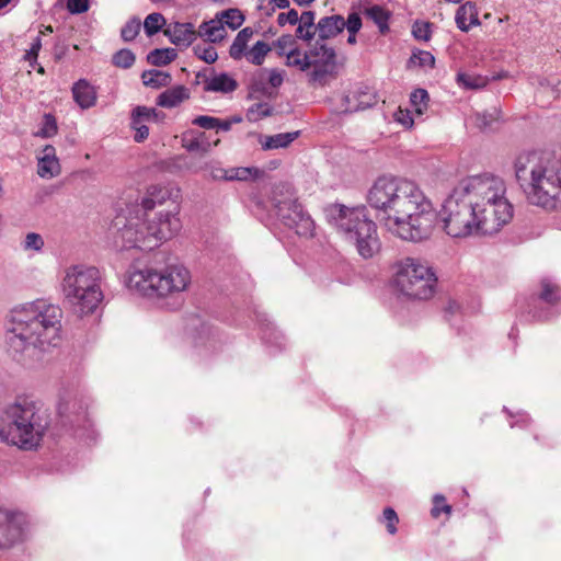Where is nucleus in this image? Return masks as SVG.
I'll return each instance as SVG.
<instances>
[{"label": "nucleus", "instance_id": "nucleus-42", "mask_svg": "<svg viewBox=\"0 0 561 561\" xmlns=\"http://www.w3.org/2000/svg\"><path fill=\"white\" fill-rule=\"evenodd\" d=\"M165 20L160 13H150L144 22V28L148 36H152L158 33L164 25Z\"/></svg>", "mask_w": 561, "mask_h": 561}, {"label": "nucleus", "instance_id": "nucleus-8", "mask_svg": "<svg viewBox=\"0 0 561 561\" xmlns=\"http://www.w3.org/2000/svg\"><path fill=\"white\" fill-rule=\"evenodd\" d=\"M394 283L398 289L413 299L433 296L437 278L432 267L415 257H404L397 264Z\"/></svg>", "mask_w": 561, "mask_h": 561}, {"label": "nucleus", "instance_id": "nucleus-22", "mask_svg": "<svg viewBox=\"0 0 561 561\" xmlns=\"http://www.w3.org/2000/svg\"><path fill=\"white\" fill-rule=\"evenodd\" d=\"M190 98V91L185 85H175L163 91L157 99L161 107L172 108Z\"/></svg>", "mask_w": 561, "mask_h": 561}, {"label": "nucleus", "instance_id": "nucleus-20", "mask_svg": "<svg viewBox=\"0 0 561 561\" xmlns=\"http://www.w3.org/2000/svg\"><path fill=\"white\" fill-rule=\"evenodd\" d=\"M178 196L179 190L168 186L152 185L148 188L146 196L142 198L141 206L145 210L153 209L157 205H162L171 199L173 193Z\"/></svg>", "mask_w": 561, "mask_h": 561}, {"label": "nucleus", "instance_id": "nucleus-19", "mask_svg": "<svg viewBox=\"0 0 561 561\" xmlns=\"http://www.w3.org/2000/svg\"><path fill=\"white\" fill-rule=\"evenodd\" d=\"M479 11L477 5L468 1L461 4L455 15L457 27L462 32H469L471 27L480 25Z\"/></svg>", "mask_w": 561, "mask_h": 561}, {"label": "nucleus", "instance_id": "nucleus-35", "mask_svg": "<svg viewBox=\"0 0 561 561\" xmlns=\"http://www.w3.org/2000/svg\"><path fill=\"white\" fill-rule=\"evenodd\" d=\"M271 51V46L262 41H257L253 47L248 50L245 56L247 60L255 66H261L267 54Z\"/></svg>", "mask_w": 561, "mask_h": 561}, {"label": "nucleus", "instance_id": "nucleus-12", "mask_svg": "<svg viewBox=\"0 0 561 561\" xmlns=\"http://www.w3.org/2000/svg\"><path fill=\"white\" fill-rule=\"evenodd\" d=\"M147 220L140 217L129 218L123 227L118 228L115 239L116 245L122 249L152 250L153 247H147L149 229H146Z\"/></svg>", "mask_w": 561, "mask_h": 561}, {"label": "nucleus", "instance_id": "nucleus-50", "mask_svg": "<svg viewBox=\"0 0 561 561\" xmlns=\"http://www.w3.org/2000/svg\"><path fill=\"white\" fill-rule=\"evenodd\" d=\"M272 113V107L266 103H259L249 110L250 119H261L263 117L270 116Z\"/></svg>", "mask_w": 561, "mask_h": 561}, {"label": "nucleus", "instance_id": "nucleus-56", "mask_svg": "<svg viewBox=\"0 0 561 561\" xmlns=\"http://www.w3.org/2000/svg\"><path fill=\"white\" fill-rule=\"evenodd\" d=\"M444 502H445V497L443 495L434 496L435 506L432 510L433 516L437 517L442 511L447 514L450 513V511H451L450 505L444 504L443 507H439V505H442V503H444Z\"/></svg>", "mask_w": 561, "mask_h": 561}, {"label": "nucleus", "instance_id": "nucleus-60", "mask_svg": "<svg viewBox=\"0 0 561 561\" xmlns=\"http://www.w3.org/2000/svg\"><path fill=\"white\" fill-rule=\"evenodd\" d=\"M272 2L278 9H286L289 7V0H272Z\"/></svg>", "mask_w": 561, "mask_h": 561}, {"label": "nucleus", "instance_id": "nucleus-46", "mask_svg": "<svg viewBox=\"0 0 561 561\" xmlns=\"http://www.w3.org/2000/svg\"><path fill=\"white\" fill-rule=\"evenodd\" d=\"M141 27L140 20L131 19L122 28V38L126 42L133 41L139 33Z\"/></svg>", "mask_w": 561, "mask_h": 561}, {"label": "nucleus", "instance_id": "nucleus-13", "mask_svg": "<svg viewBox=\"0 0 561 561\" xmlns=\"http://www.w3.org/2000/svg\"><path fill=\"white\" fill-rule=\"evenodd\" d=\"M25 518L0 508V548H9L20 541L24 533Z\"/></svg>", "mask_w": 561, "mask_h": 561}, {"label": "nucleus", "instance_id": "nucleus-26", "mask_svg": "<svg viewBox=\"0 0 561 561\" xmlns=\"http://www.w3.org/2000/svg\"><path fill=\"white\" fill-rule=\"evenodd\" d=\"M299 136V131L280 133L272 136H263L260 144L264 150H274L288 147Z\"/></svg>", "mask_w": 561, "mask_h": 561}, {"label": "nucleus", "instance_id": "nucleus-10", "mask_svg": "<svg viewBox=\"0 0 561 561\" xmlns=\"http://www.w3.org/2000/svg\"><path fill=\"white\" fill-rule=\"evenodd\" d=\"M180 207L173 203L172 209L160 211L152 220H147L146 229H149L147 247H158L161 242L167 241L179 233L182 228L179 218Z\"/></svg>", "mask_w": 561, "mask_h": 561}, {"label": "nucleus", "instance_id": "nucleus-33", "mask_svg": "<svg viewBox=\"0 0 561 561\" xmlns=\"http://www.w3.org/2000/svg\"><path fill=\"white\" fill-rule=\"evenodd\" d=\"M309 51H302L298 48L288 50L286 56V65L289 67H296L301 71H306L311 68Z\"/></svg>", "mask_w": 561, "mask_h": 561}, {"label": "nucleus", "instance_id": "nucleus-61", "mask_svg": "<svg viewBox=\"0 0 561 561\" xmlns=\"http://www.w3.org/2000/svg\"><path fill=\"white\" fill-rule=\"evenodd\" d=\"M38 48H39V43H37L36 45H34V46L32 47L31 51H30V53H27L26 57H27L28 59L31 58V56H33L34 58H36Z\"/></svg>", "mask_w": 561, "mask_h": 561}, {"label": "nucleus", "instance_id": "nucleus-37", "mask_svg": "<svg viewBox=\"0 0 561 561\" xmlns=\"http://www.w3.org/2000/svg\"><path fill=\"white\" fill-rule=\"evenodd\" d=\"M430 96L426 90L416 89L410 95L412 111L421 116L428 107Z\"/></svg>", "mask_w": 561, "mask_h": 561}, {"label": "nucleus", "instance_id": "nucleus-30", "mask_svg": "<svg viewBox=\"0 0 561 561\" xmlns=\"http://www.w3.org/2000/svg\"><path fill=\"white\" fill-rule=\"evenodd\" d=\"M264 171L255 167H239L228 169V181H249L260 179Z\"/></svg>", "mask_w": 561, "mask_h": 561}, {"label": "nucleus", "instance_id": "nucleus-62", "mask_svg": "<svg viewBox=\"0 0 561 561\" xmlns=\"http://www.w3.org/2000/svg\"><path fill=\"white\" fill-rule=\"evenodd\" d=\"M313 1L314 0H294V2H296L298 5H308Z\"/></svg>", "mask_w": 561, "mask_h": 561}, {"label": "nucleus", "instance_id": "nucleus-38", "mask_svg": "<svg viewBox=\"0 0 561 561\" xmlns=\"http://www.w3.org/2000/svg\"><path fill=\"white\" fill-rule=\"evenodd\" d=\"M222 23L231 30L239 28L244 22V16L238 9H228L216 15Z\"/></svg>", "mask_w": 561, "mask_h": 561}, {"label": "nucleus", "instance_id": "nucleus-32", "mask_svg": "<svg viewBox=\"0 0 561 561\" xmlns=\"http://www.w3.org/2000/svg\"><path fill=\"white\" fill-rule=\"evenodd\" d=\"M501 118V111L493 107L484 113H477L474 115V123L481 130L493 129Z\"/></svg>", "mask_w": 561, "mask_h": 561}, {"label": "nucleus", "instance_id": "nucleus-47", "mask_svg": "<svg viewBox=\"0 0 561 561\" xmlns=\"http://www.w3.org/2000/svg\"><path fill=\"white\" fill-rule=\"evenodd\" d=\"M115 66L121 68H129L135 62V55L128 49H121L113 57Z\"/></svg>", "mask_w": 561, "mask_h": 561}, {"label": "nucleus", "instance_id": "nucleus-3", "mask_svg": "<svg viewBox=\"0 0 561 561\" xmlns=\"http://www.w3.org/2000/svg\"><path fill=\"white\" fill-rule=\"evenodd\" d=\"M517 182L529 204L546 210L561 208V159L539 151L519 153L514 162Z\"/></svg>", "mask_w": 561, "mask_h": 561}, {"label": "nucleus", "instance_id": "nucleus-25", "mask_svg": "<svg viewBox=\"0 0 561 561\" xmlns=\"http://www.w3.org/2000/svg\"><path fill=\"white\" fill-rule=\"evenodd\" d=\"M182 146L188 152L206 153L210 149V144L204 133L188 131L182 136Z\"/></svg>", "mask_w": 561, "mask_h": 561}, {"label": "nucleus", "instance_id": "nucleus-14", "mask_svg": "<svg viewBox=\"0 0 561 561\" xmlns=\"http://www.w3.org/2000/svg\"><path fill=\"white\" fill-rule=\"evenodd\" d=\"M158 118V112L156 108L137 106L131 114V128L135 129L134 139L137 142H142L149 136V128L147 126L150 122H156Z\"/></svg>", "mask_w": 561, "mask_h": 561}, {"label": "nucleus", "instance_id": "nucleus-58", "mask_svg": "<svg viewBox=\"0 0 561 561\" xmlns=\"http://www.w3.org/2000/svg\"><path fill=\"white\" fill-rule=\"evenodd\" d=\"M210 175L214 180H226L228 181V170L222 168H215L211 170Z\"/></svg>", "mask_w": 561, "mask_h": 561}, {"label": "nucleus", "instance_id": "nucleus-48", "mask_svg": "<svg viewBox=\"0 0 561 561\" xmlns=\"http://www.w3.org/2000/svg\"><path fill=\"white\" fill-rule=\"evenodd\" d=\"M431 23L416 21L412 27L413 36L419 41L427 42L431 38L432 30Z\"/></svg>", "mask_w": 561, "mask_h": 561}, {"label": "nucleus", "instance_id": "nucleus-51", "mask_svg": "<svg viewBox=\"0 0 561 561\" xmlns=\"http://www.w3.org/2000/svg\"><path fill=\"white\" fill-rule=\"evenodd\" d=\"M383 519L387 523V530L389 534L394 535L397 533V524L399 518L393 508L387 507L383 510Z\"/></svg>", "mask_w": 561, "mask_h": 561}, {"label": "nucleus", "instance_id": "nucleus-4", "mask_svg": "<svg viewBox=\"0 0 561 561\" xmlns=\"http://www.w3.org/2000/svg\"><path fill=\"white\" fill-rule=\"evenodd\" d=\"M49 427L43 405L31 398H18L7 405L0 417V438L22 450L36 449Z\"/></svg>", "mask_w": 561, "mask_h": 561}, {"label": "nucleus", "instance_id": "nucleus-18", "mask_svg": "<svg viewBox=\"0 0 561 561\" xmlns=\"http://www.w3.org/2000/svg\"><path fill=\"white\" fill-rule=\"evenodd\" d=\"M346 20L339 14L321 18L317 23V33L320 41L337 36L345 27Z\"/></svg>", "mask_w": 561, "mask_h": 561}, {"label": "nucleus", "instance_id": "nucleus-39", "mask_svg": "<svg viewBox=\"0 0 561 561\" xmlns=\"http://www.w3.org/2000/svg\"><path fill=\"white\" fill-rule=\"evenodd\" d=\"M58 133V125L56 117L50 114L46 113L43 116L42 127L38 129V131L35 134V136L41 138H51Z\"/></svg>", "mask_w": 561, "mask_h": 561}, {"label": "nucleus", "instance_id": "nucleus-49", "mask_svg": "<svg viewBox=\"0 0 561 561\" xmlns=\"http://www.w3.org/2000/svg\"><path fill=\"white\" fill-rule=\"evenodd\" d=\"M44 247V240L41 234L30 232L25 236L23 248L24 250L41 251Z\"/></svg>", "mask_w": 561, "mask_h": 561}, {"label": "nucleus", "instance_id": "nucleus-9", "mask_svg": "<svg viewBox=\"0 0 561 561\" xmlns=\"http://www.w3.org/2000/svg\"><path fill=\"white\" fill-rule=\"evenodd\" d=\"M272 203L280 221L298 236H313L314 222L297 202L293 186L276 184L272 191Z\"/></svg>", "mask_w": 561, "mask_h": 561}, {"label": "nucleus", "instance_id": "nucleus-5", "mask_svg": "<svg viewBox=\"0 0 561 561\" xmlns=\"http://www.w3.org/2000/svg\"><path fill=\"white\" fill-rule=\"evenodd\" d=\"M191 273L183 265H169L162 271L145 266L130 271L128 287L151 299H176L191 284Z\"/></svg>", "mask_w": 561, "mask_h": 561}, {"label": "nucleus", "instance_id": "nucleus-29", "mask_svg": "<svg viewBox=\"0 0 561 561\" xmlns=\"http://www.w3.org/2000/svg\"><path fill=\"white\" fill-rule=\"evenodd\" d=\"M365 15L371 20L381 34L389 31L390 12L380 5H371L365 9Z\"/></svg>", "mask_w": 561, "mask_h": 561}, {"label": "nucleus", "instance_id": "nucleus-54", "mask_svg": "<svg viewBox=\"0 0 561 561\" xmlns=\"http://www.w3.org/2000/svg\"><path fill=\"white\" fill-rule=\"evenodd\" d=\"M299 14L296 10L291 9L286 13H279L277 16V23L279 26H285L286 24L295 25L298 23Z\"/></svg>", "mask_w": 561, "mask_h": 561}, {"label": "nucleus", "instance_id": "nucleus-7", "mask_svg": "<svg viewBox=\"0 0 561 561\" xmlns=\"http://www.w3.org/2000/svg\"><path fill=\"white\" fill-rule=\"evenodd\" d=\"M331 216L337 231L362 257L370 259L379 252L381 243L377 226L368 218L365 207L337 205L332 208Z\"/></svg>", "mask_w": 561, "mask_h": 561}, {"label": "nucleus", "instance_id": "nucleus-41", "mask_svg": "<svg viewBox=\"0 0 561 561\" xmlns=\"http://www.w3.org/2000/svg\"><path fill=\"white\" fill-rule=\"evenodd\" d=\"M362 27V19L357 12H352L346 19V25L344 28L348 32L347 43L350 45L356 44V34Z\"/></svg>", "mask_w": 561, "mask_h": 561}, {"label": "nucleus", "instance_id": "nucleus-63", "mask_svg": "<svg viewBox=\"0 0 561 561\" xmlns=\"http://www.w3.org/2000/svg\"><path fill=\"white\" fill-rule=\"evenodd\" d=\"M58 412L60 414H64V413L67 412V408L65 407V404L62 402H60L59 405H58Z\"/></svg>", "mask_w": 561, "mask_h": 561}, {"label": "nucleus", "instance_id": "nucleus-23", "mask_svg": "<svg viewBox=\"0 0 561 561\" xmlns=\"http://www.w3.org/2000/svg\"><path fill=\"white\" fill-rule=\"evenodd\" d=\"M197 35L209 43H217L226 37L227 32L221 21L216 16L214 20L203 22L198 27Z\"/></svg>", "mask_w": 561, "mask_h": 561}, {"label": "nucleus", "instance_id": "nucleus-43", "mask_svg": "<svg viewBox=\"0 0 561 561\" xmlns=\"http://www.w3.org/2000/svg\"><path fill=\"white\" fill-rule=\"evenodd\" d=\"M411 66L417 67H430L432 68L435 64V58L430 51L416 50L413 51L409 60Z\"/></svg>", "mask_w": 561, "mask_h": 561}, {"label": "nucleus", "instance_id": "nucleus-64", "mask_svg": "<svg viewBox=\"0 0 561 561\" xmlns=\"http://www.w3.org/2000/svg\"><path fill=\"white\" fill-rule=\"evenodd\" d=\"M12 0H0V9L5 8Z\"/></svg>", "mask_w": 561, "mask_h": 561}, {"label": "nucleus", "instance_id": "nucleus-36", "mask_svg": "<svg viewBox=\"0 0 561 561\" xmlns=\"http://www.w3.org/2000/svg\"><path fill=\"white\" fill-rule=\"evenodd\" d=\"M175 57L176 53L173 48H157L148 54L147 60L153 66H165Z\"/></svg>", "mask_w": 561, "mask_h": 561}, {"label": "nucleus", "instance_id": "nucleus-27", "mask_svg": "<svg viewBox=\"0 0 561 561\" xmlns=\"http://www.w3.org/2000/svg\"><path fill=\"white\" fill-rule=\"evenodd\" d=\"M317 24H314V12L305 11L299 15L296 37L305 42H310L317 34Z\"/></svg>", "mask_w": 561, "mask_h": 561}, {"label": "nucleus", "instance_id": "nucleus-2", "mask_svg": "<svg viewBox=\"0 0 561 561\" xmlns=\"http://www.w3.org/2000/svg\"><path fill=\"white\" fill-rule=\"evenodd\" d=\"M62 311L44 300L11 310L5 325V344L13 358L24 365L42 359L60 343Z\"/></svg>", "mask_w": 561, "mask_h": 561}, {"label": "nucleus", "instance_id": "nucleus-31", "mask_svg": "<svg viewBox=\"0 0 561 561\" xmlns=\"http://www.w3.org/2000/svg\"><path fill=\"white\" fill-rule=\"evenodd\" d=\"M141 79L146 87L151 88L165 87L171 82V76L168 72L157 69L144 71Z\"/></svg>", "mask_w": 561, "mask_h": 561}, {"label": "nucleus", "instance_id": "nucleus-28", "mask_svg": "<svg viewBox=\"0 0 561 561\" xmlns=\"http://www.w3.org/2000/svg\"><path fill=\"white\" fill-rule=\"evenodd\" d=\"M340 98V105L336 107L339 113H353L365 110L370 106V101H359L357 93L342 94Z\"/></svg>", "mask_w": 561, "mask_h": 561}, {"label": "nucleus", "instance_id": "nucleus-17", "mask_svg": "<svg viewBox=\"0 0 561 561\" xmlns=\"http://www.w3.org/2000/svg\"><path fill=\"white\" fill-rule=\"evenodd\" d=\"M71 92L75 102L82 110L93 107L96 103V90L85 79H80L75 82Z\"/></svg>", "mask_w": 561, "mask_h": 561}, {"label": "nucleus", "instance_id": "nucleus-52", "mask_svg": "<svg viewBox=\"0 0 561 561\" xmlns=\"http://www.w3.org/2000/svg\"><path fill=\"white\" fill-rule=\"evenodd\" d=\"M89 0H67V10L71 14H81L89 10Z\"/></svg>", "mask_w": 561, "mask_h": 561}, {"label": "nucleus", "instance_id": "nucleus-45", "mask_svg": "<svg viewBox=\"0 0 561 561\" xmlns=\"http://www.w3.org/2000/svg\"><path fill=\"white\" fill-rule=\"evenodd\" d=\"M275 48L277 49V54L279 56H287L288 50L296 49V39L293 35H282L276 42H275Z\"/></svg>", "mask_w": 561, "mask_h": 561}, {"label": "nucleus", "instance_id": "nucleus-21", "mask_svg": "<svg viewBox=\"0 0 561 561\" xmlns=\"http://www.w3.org/2000/svg\"><path fill=\"white\" fill-rule=\"evenodd\" d=\"M237 87V81L228 73H216L204 80V90L206 92L230 93Z\"/></svg>", "mask_w": 561, "mask_h": 561}, {"label": "nucleus", "instance_id": "nucleus-11", "mask_svg": "<svg viewBox=\"0 0 561 561\" xmlns=\"http://www.w3.org/2000/svg\"><path fill=\"white\" fill-rule=\"evenodd\" d=\"M312 70L309 72L311 83L323 84L327 76L331 75L336 66V54L332 46L324 41L317 39L309 49Z\"/></svg>", "mask_w": 561, "mask_h": 561}, {"label": "nucleus", "instance_id": "nucleus-59", "mask_svg": "<svg viewBox=\"0 0 561 561\" xmlns=\"http://www.w3.org/2000/svg\"><path fill=\"white\" fill-rule=\"evenodd\" d=\"M232 126V122L229 119L222 121L218 118V124L216 125L215 129H221V130H229Z\"/></svg>", "mask_w": 561, "mask_h": 561}, {"label": "nucleus", "instance_id": "nucleus-6", "mask_svg": "<svg viewBox=\"0 0 561 561\" xmlns=\"http://www.w3.org/2000/svg\"><path fill=\"white\" fill-rule=\"evenodd\" d=\"M101 273L94 266L71 265L65 270L61 290L65 301L79 316L95 311L103 300Z\"/></svg>", "mask_w": 561, "mask_h": 561}, {"label": "nucleus", "instance_id": "nucleus-24", "mask_svg": "<svg viewBox=\"0 0 561 561\" xmlns=\"http://www.w3.org/2000/svg\"><path fill=\"white\" fill-rule=\"evenodd\" d=\"M254 31L251 27L242 28L234 37L230 48L229 55L234 60H240L248 54V43L253 37Z\"/></svg>", "mask_w": 561, "mask_h": 561}, {"label": "nucleus", "instance_id": "nucleus-57", "mask_svg": "<svg viewBox=\"0 0 561 561\" xmlns=\"http://www.w3.org/2000/svg\"><path fill=\"white\" fill-rule=\"evenodd\" d=\"M283 81H284V71H280L278 69H271L268 71V83L273 88L280 87Z\"/></svg>", "mask_w": 561, "mask_h": 561}, {"label": "nucleus", "instance_id": "nucleus-16", "mask_svg": "<svg viewBox=\"0 0 561 561\" xmlns=\"http://www.w3.org/2000/svg\"><path fill=\"white\" fill-rule=\"evenodd\" d=\"M164 35L180 48L188 47L197 37V31L192 23L174 22L167 25Z\"/></svg>", "mask_w": 561, "mask_h": 561}, {"label": "nucleus", "instance_id": "nucleus-34", "mask_svg": "<svg viewBox=\"0 0 561 561\" xmlns=\"http://www.w3.org/2000/svg\"><path fill=\"white\" fill-rule=\"evenodd\" d=\"M456 80L460 87L468 90H479L488 84L486 77L467 72H459Z\"/></svg>", "mask_w": 561, "mask_h": 561}, {"label": "nucleus", "instance_id": "nucleus-55", "mask_svg": "<svg viewBox=\"0 0 561 561\" xmlns=\"http://www.w3.org/2000/svg\"><path fill=\"white\" fill-rule=\"evenodd\" d=\"M394 118L398 123H400L402 126L407 128L413 126V117L410 110L399 108L398 112L394 114Z\"/></svg>", "mask_w": 561, "mask_h": 561}, {"label": "nucleus", "instance_id": "nucleus-15", "mask_svg": "<svg viewBox=\"0 0 561 561\" xmlns=\"http://www.w3.org/2000/svg\"><path fill=\"white\" fill-rule=\"evenodd\" d=\"M61 167L51 145H46L37 156V174L42 179H53L60 174Z\"/></svg>", "mask_w": 561, "mask_h": 561}, {"label": "nucleus", "instance_id": "nucleus-53", "mask_svg": "<svg viewBox=\"0 0 561 561\" xmlns=\"http://www.w3.org/2000/svg\"><path fill=\"white\" fill-rule=\"evenodd\" d=\"M194 125L204 129H215L218 124V118L207 115H201L193 119Z\"/></svg>", "mask_w": 561, "mask_h": 561}, {"label": "nucleus", "instance_id": "nucleus-44", "mask_svg": "<svg viewBox=\"0 0 561 561\" xmlns=\"http://www.w3.org/2000/svg\"><path fill=\"white\" fill-rule=\"evenodd\" d=\"M194 54L207 64H213L218 58L215 47L210 44H198L194 46Z\"/></svg>", "mask_w": 561, "mask_h": 561}, {"label": "nucleus", "instance_id": "nucleus-40", "mask_svg": "<svg viewBox=\"0 0 561 561\" xmlns=\"http://www.w3.org/2000/svg\"><path fill=\"white\" fill-rule=\"evenodd\" d=\"M540 298L548 304H554L560 299V288L549 278L541 280Z\"/></svg>", "mask_w": 561, "mask_h": 561}, {"label": "nucleus", "instance_id": "nucleus-1", "mask_svg": "<svg viewBox=\"0 0 561 561\" xmlns=\"http://www.w3.org/2000/svg\"><path fill=\"white\" fill-rule=\"evenodd\" d=\"M366 201L387 232L414 243L432 237L438 217L449 237L462 239L494 234L514 214L504 180L490 173L460 180L439 213L416 182L390 174L374 181Z\"/></svg>", "mask_w": 561, "mask_h": 561}]
</instances>
